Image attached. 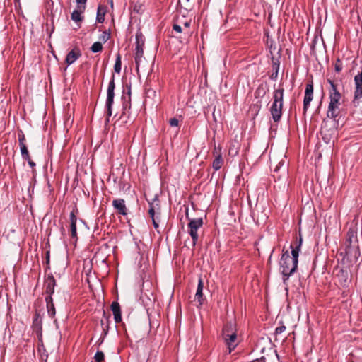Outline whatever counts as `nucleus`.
<instances>
[{
  "instance_id": "423d86ee",
  "label": "nucleus",
  "mask_w": 362,
  "mask_h": 362,
  "mask_svg": "<svg viewBox=\"0 0 362 362\" xmlns=\"http://www.w3.org/2000/svg\"><path fill=\"white\" fill-rule=\"evenodd\" d=\"M203 221L202 218L192 219L188 223L189 233L193 240V246L196 245L198 240V230L202 226Z\"/></svg>"
},
{
  "instance_id": "f257e3e1",
  "label": "nucleus",
  "mask_w": 362,
  "mask_h": 362,
  "mask_svg": "<svg viewBox=\"0 0 362 362\" xmlns=\"http://www.w3.org/2000/svg\"><path fill=\"white\" fill-rule=\"evenodd\" d=\"M222 336L228 346L229 353H231L238 344L237 327L235 321L230 320L224 325Z\"/></svg>"
},
{
  "instance_id": "f8f14e48",
  "label": "nucleus",
  "mask_w": 362,
  "mask_h": 362,
  "mask_svg": "<svg viewBox=\"0 0 362 362\" xmlns=\"http://www.w3.org/2000/svg\"><path fill=\"white\" fill-rule=\"evenodd\" d=\"M70 231L71 238L74 239H77V232H76V221L77 218L74 213V211H72L70 213Z\"/></svg>"
},
{
  "instance_id": "72a5a7b5",
  "label": "nucleus",
  "mask_w": 362,
  "mask_h": 362,
  "mask_svg": "<svg viewBox=\"0 0 362 362\" xmlns=\"http://www.w3.org/2000/svg\"><path fill=\"white\" fill-rule=\"evenodd\" d=\"M37 323H38L37 317H36V318L35 319V320H34L33 324H34V325H35V326H37Z\"/></svg>"
},
{
  "instance_id": "c756f323",
  "label": "nucleus",
  "mask_w": 362,
  "mask_h": 362,
  "mask_svg": "<svg viewBox=\"0 0 362 362\" xmlns=\"http://www.w3.org/2000/svg\"><path fill=\"white\" fill-rule=\"evenodd\" d=\"M173 30L176 31L177 33H181L182 32V28L181 26L178 25H173Z\"/></svg>"
},
{
  "instance_id": "aec40b11",
  "label": "nucleus",
  "mask_w": 362,
  "mask_h": 362,
  "mask_svg": "<svg viewBox=\"0 0 362 362\" xmlns=\"http://www.w3.org/2000/svg\"><path fill=\"white\" fill-rule=\"evenodd\" d=\"M103 49V45L101 42H94L91 47H90V50L94 52V53H96V52H100L101 50Z\"/></svg>"
},
{
  "instance_id": "f3484780",
  "label": "nucleus",
  "mask_w": 362,
  "mask_h": 362,
  "mask_svg": "<svg viewBox=\"0 0 362 362\" xmlns=\"http://www.w3.org/2000/svg\"><path fill=\"white\" fill-rule=\"evenodd\" d=\"M46 303H47V313L50 317H54L55 315V308L52 301V298L51 296L46 297Z\"/></svg>"
},
{
  "instance_id": "a211bd4d",
  "label": "nucleus",
  "mask_w": 362,
  "mask_h": 362,
  "mask_svg": "<svg viewBox=\"0 0 362 362\" xmlns=\"http://www.w3.org/2000/svg\"><path fill=\"white\" fill-rule=\"evenodd\" d=\"M223 164V159L221 155L216 156V158L213 162V168L215 170H219Z\"/></svg>"
},
{
  "instance_id": "dca6fc26",
  "label": "nucleus",
  "mask_w": 362,
  "mask_h": 362,
  "mask_svg": "<svg viewBox=\"0 0 362 362\" xmlns=\"http://www.w3.org/2000/svg\"><path fill=\"white\" fill-rule=\"evenodd\" d=\"M148 214L152 218V222H153L154 228L156 229H157L158 228L159 225H158V217L156 216L155 206L153 205V203L150 204Z\"/></svg>"
},
{
  "instance_id": "ddd939ff",
  "label": "nucleus",
  "mask_w": 362,
  "mask_h": 362,
  "mask_svg": "<svg viewBox=\"0 0 362 362\" xmlns=\"http://www.w3.org/2000/svg\"><path fill=\"white\" fill-rule=\"evenodd\" d=\"M111 308L114 315V318L116 322H119L122 320L119 305L117 302H113Z\"/></svg>"
},
{
  "instance_id": "9d476101",
  "label": "nucleus",
  "mask_w": 362,
  "mask_h": 362,
  "mask_svg": "<svg viewBox=\"0 0 362 362\" xmlns=\"http://www.w3.org/2000/svg\"><path fill=\"white\" fill-rule=\"evenodd\" d=\"M81 55L80 50L78 48L73 49L69 52L66 57V62L68 65H71L76 62Z\"/></svg>"
},
{
  "instance_id": "b1692460",
  "label": "nucleus",
  "mask_w": 362,
  "mask_h": 362,
  "mask_svg": "<svg viewBox=\"0 0 362 362\" xmlns=\"http://www.w3.org/2000/svg\"><path fill=\"white\" fill-rule=\"evenodd\" d=\"M97 21L99 23L104 21V13H101L100 7H98V8Z\"/></svg>"
},
{
  "instance_id": "c85d7f7f",
  "label": "nucleus",
  "mask_w": 362,
  "mask_h": 362,
  "mask_svg": "<svg viewBox=\"0 0 362 362\" xmlns=\"http://www.w3.org/2000/svg\"><path fill=\"white\" fill-rule=\"evenodd\" d=\"M24 141H25V136L24 134H19L18 135V141H19V145H21V144H25L24 143Z\"/></svg>"
},
{
  "instance_id": "4468645a",
  "label": "nucleus",
  "mask_w": 362,
  "mask_h": 362,
  "mask_svg": "<svg viewBox=\"0 0 362 362\" xmlns=\"http://www.w3.org/2000/svg\"><path fill=\"white\" fill-rule=\"evenodd\" d=\"M46 285V292L49 294V296L54 293V286H55V280L53 276H49L45 282Z\"/></svg>"
},
{
  "instance_id": "7c9ffc66",
  "label": "nucleus",
  "mask_w": 362,
  "mask_h": 362,
  "mask_svg": "<svg viewBox=\"0 0 362 362\" xmlns=\"http://www.w3.org/2000/svg\"><path fill=\"white\" fill-rule=\"evenodd\" d=\"M25 160L28 161V163L30 167L33 168L34 166H35V163L33 160H31L30 156H28V159H25Z\"/></svg>"
},
{
  "instance_id": "bb28decb",
  "label": "nucleus",
  "mask_w": 362,
  "mask_h": 362,
  "mask_svg": "<svg viewBox=\"0 0 362 362\" xmlns=\"http://www.w3.org/2000/svg\"><path fill=\"white\" fill-rule=\"evenodd\" d=\"M110 36L108 34H107L106 33H103L101 36L100 37V39L103 42H105L108 39H109Z\"/></svg>"
},
{
  "instance_id": "f03ea898",
  "label": "nucleus",
  "mask_w": 362,
  "mask_h": 362,
  "mask_svg": "<svg viewBox=\"0 0 362 362\" xmlns=\"http://www.w3.org/2000/svg\"><path fill=\"white\" fill-rule=\"evenodd\" d=\"M280 267L281 274L286 279L288 278L296 269L298 265V259L293 260L288 251L282 254L280 262Z\"/></svg>"
},
{
  "instance_id": "20e7f679",
  "label": "nucleus",
  "mask_w": 362,
  "mask_h": 362,
  "mask_svg": "<svg viewBox=\"0 0 362 362\" xmlns=\"http://www.w3.org/2000/svg\"><path fill=\"white\" fill-rule=\"evenodd\" d=\"M332 92L330 94V103L327 111L328 117L335 118L337 116V109L339 107V101L341 98V94L338 92L333 83L331 84Z\"/></svg>"
},
{
  "instance_id": "4be33fe9",
  "label": "nucleus",
  "mask_w": 362,
  "mask_h": 362,
  "mask_svg": "<svg viewBox=\"0 0 362 362\" xmlns=\"http://www.w3.org/2000/svg\"><path fill=\"white\" fill-rule=\"evenodd\" d=\"M121 57L119 55H117L116 62L114 66V70L117 73H119L121 71Z\"/></svg>"
},
{
  "instance_id": "5701e85b",
  "label": "nucleus",
  "mask_w": 362,
  "mask_h": 362,
  "mask_svg": "<svg viewBox=\"0 0 362 362\" xmlns=\"http://www.w3.org/2000/svg\"><path fill=\"white\" fill-rule=\"evenodd\" d=\"M95 359L97 362H101L104 359V354L102 351H97L95 355Z\"/></svg>"
},
{
  "instance_id": "2f4dec72",
  "label": "nucleus",
  "mask_w": 362,
  "mask_h": 362,
  "mask_svg": "<svg viewBox=\"0 0 362 362\" xmlns=\"http://www.w3.org/2000/svg\"><path fill=\"white\" fill-rule=\"evenodd\" d=\"M284 164V161L283 160H281V161L279 162L278 165L276 166L274 170L275 171H277L280 166L283 165Z\"/></svg>"
},
{
  "instance_id": "9b49d317",
  "label": "nucleus",
  "mask_w": 362,
  "mask_h": 362,
  "mask_svg": "<svg viewBox=\"0 0 362 362\" xmlns=\"http://www.w3.org/2000/svg\"><path fill=\"white\" fill-rule=\"evenodd\" d=\"M86 5L77 4V8L71 13V19L75 22L81 21L82 19L81 14L85 11Z\"/></svg>"
},
{
  "instance_id": "6ab92c4d",
  "label": "nucleus",
  "mask_w": 362,
  "mask_h": 362,
  "mask_svg": "<svg viewBox=\"0 0 362 362\" xmlns=\"http://www.w3.org/2000/svg\"><path fill=\"white\" fill-rule=\"evenodd\" d=\"M20 146L21 153L23 159H28L30 156L27 146L25 144H21Z\"/></svg>"
},
{
  "instance_id": "473e14b6",
  "label": "nucleus",
  "mask_w": 362,
  "mask_h": 362,
  "mask_svg": "<svg viewBox=\"0 0 362 362\" xmlns=\"http://www.w3.org/2000/svg\"><path fill=\"white\" fill-rule=\"evenodd\" d=\"M87 0H76V4H81L86 5Z\"/></svg>"
},
{
  "instance_id": "1a4fd4ad",
  "label": "nucleus",
  "mask_w": 362,
  "mask_h": 362,
  "mask_svg": "<svg viewBox=\"0 0 362 362\" xmlns=\"http://www.w3.org/2000/svg\"><path fill=\"white\" fill-rule=\"evenodd\" d=\"M114 208L122 215L127 214V209L125 205V202L122 199H115L112 201Z\"/></svg>"
},
{
  "instance_id": "39448f33",
  "label": "nucleus",
  "mask_w": 362,
  "mask_h": 362,
  "mask_svg": "<svg viewBox=\"0 0 362 362\" xmlns=\"http://www.w3.org/2000/svg\"><path fill=\"white\" fill-rule=\"evenodd\" d=\"M115 88L114 78H112L109 82L107 90V99L105 103L107 121L109 120V117L112 115V106L114 101L115 93L114 90Z\"/></svg>"
},
{
  "instance_id": "2eb2a0df",
  "label": "nucleus",
  "mask_w": 362,
  "mask_h": 362,
  "mask_svg": "<svg viewBox=\"0 0 362 362\" xmlns=\"http://www.w3.org/2000/svg\"><path fill=\"white\" fill-rule=\"evenodd\" d=\"M203 281L201 279L199 280L197 292L195 294V300L201 305L203 301Z\"/></svg>"
},
{
  "instance_id": "cd10ccee",
  "label": "nucleus",
  "mask_w": 362,
  "mask_h": 362,
  "mask_svg": "<svg viewBox=\"0 0 362 362\" xmlns=\"http://www.w3.org/2000/svg\"><path fill=\"white\" fill-rule=\"evenodd\" d=\"M286 329V327L285 326H280V327H278L276 328L275 329V332L276 334H281L282 332H284Z\"/></svg>"
},
{
  "instance_id": "412c9836",
  "label": "nucleus",
  "mask_w": 362,
  "mask_h": 362,
  "mask_svg": "<svg viewBox=\"0 0 362 362\" xmlns=\"http://www.w3.org/2000/svg\"><path fill=\"white\" fill-rule=\"evenodd\" d=\"M301 244V239L300 240L299 245L292 249L291 258H293V260L298 259L299 252H300V246Z\"/></svg>"
},
{
  "instance_id": "393cba45",
  "label": "nucleus",
  "mask_w": 362,
  "mask_h": 362,
  "mask_svg": "<svg viewBox=\"0 0 362 362\" xmlns=\"http://www.w3.org/2000/svg\"><path fill=\"white\" fill-rule=\"evenodd\" d=\"M169 122L171 127H177L179 125V121L176 118L170 119Z\"/></svg>"
},
{
  "instance_id": "a878e982",
  "label": "nucleus",
  "mask_w": 362,
  "mask_h": 362,
  "mask_svg": "<svg viewBox=\"0 0 362 362\" xmlns=\"http://www.w3.org/2000/svg\"><path fill=\"white\" fill-rule=\"evenodd\" d=\"M342 69V64L339 59L337 60L335 64V70L337 72H339Z\"/></svg>"
},
{
  "instance_id": "6e6552de",
  "label": "nucleus",
  "mask_w": 362,
  "mask_h": 362,
  "mask_svg": "<svg viewBox=\"0 0 362 362\" xmlns=\"http://www.w3.org/2000/svg\"><path fill=\"white\" fill-rule=\"evenodd\" d=\"M136 46L135 48L134 58H135V63H136V69L137 72H139V67L143 61L144 50H143V43L140 44V42H139V35H136Z\"/></svg>"
},
{
  "instance_id": "0eeeda50",
  "label": "nucleus",
  "mask_w": 362,
  "mask_h": 362,
  "mask_svg": "<svg viewBox=\"0 0 362 362\" xmlns=\"http://www.w3.org/2000/svg\"><path fill=\"white\" fill-rule=\"evenodd\" d=\"M313 98V83H308L306 86L305 90V96L303 100V113L305 115L307 110L310 106V102Z\"/></svg>"
},
{
  "instance_id": "7ed1b4c3",
  "label": "nucleus",
  "mask_w": 362,
  "mask_h": 362,
  "mask_svg": "<svg viewBox=\"0 0 362 362\" xmlns=\"http://www.w3.org/2000/svg\"><path fill=\"white\" fill-rule=\"evenodd\" d=\"M284 89H277L274 93V102L271 107V114L274 122H278L281 117Z\"/></svg>"
}]
</instances>
